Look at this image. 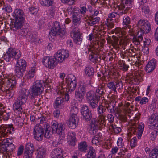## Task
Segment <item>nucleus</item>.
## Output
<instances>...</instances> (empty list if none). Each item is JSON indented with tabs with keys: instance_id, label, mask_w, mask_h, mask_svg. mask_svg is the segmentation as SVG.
Listing matches in <instances>:
<instances>
[{
	"instance_id": "1",
	"label": "nucleus",
	"mask_w": 158,
	"mask_h": 158,
	"mask_svg": "<svg viewBox=\"0 0 158 158\" xmlns=\"http://www.w3.org/2000/svg\"><path fill=\"white\" fill-rule=\"evenodd\" d=\"M114 120V116L111 114H108L106 118L103 114L99 115L97 120L94 118L92 119L89 129V133L93 135L95 134L99 128V124L101 126L107 127L109 125V123H112Z\"/></svg>"
},
{
	"instance_id": "2",
	"label": "nucleus",
	"mask_w": 158,
	"mask_h": 158,
	"mask_svg": "<svg viewBox=\"0 0 158 158\" xmlns=\"http://www.w3.org/2000/svg\"><path fill=\"white\" fill-rule=\"evenodd\" d=\"M138 27L139 29L138 34H140V35L134 36L132 40L133 43L136 45L140 44L143 40L142 34L148 33L151 29L149 23L145 20H139L138 23Z\"/></svg>"
},
{
	"instance_id": "3",
	"label": "nucleus",
	"mask_w": 158,
	"mask_h": 158,
	"mask_svg": "<svg viewBox=\"0 0 158 158\" xmlns=\"http://www.w3.org/2000/svg\"><path fill=\"white\" fill-rule=\"evenodd\" d=\"M30 94L29 91L23 89L20 92L17 99L15 100L13 105V109L16 112L21 113L23 111L22 105L26 103Z\"/></svg>"
},
{
	"instance_id": "4",
	"label": "nucleus",
	"mask_w": 158,
	"mask_h": 158,
	"mask_svg": "<svg viewBox=\"0 0 158 158\" xmlns=\"http://www.w3.org/2000/svg\"><path fill=\"white\" fill-rule=\"evenodd\" d=\"M66 34L65 29L61 27V26L59 22L55 21L53 26L49 33V37L52 38L56 36L59 35L60 37H63Z\"/></svg>"
},
{
	"instance_id": "5",
	"label": "nucleus",
	"mask_w": 158,
	"mask_h": 158,
	"mask_svg": "<svg viewBox=\"0 0 158 158\" xmlns=\"http://www.w3.org/2000/svg\"><path fill=\"white\" fill-rule=\"evenodd\" d=\"M52 128L53 132H56L59 135V139L60 141L58 143H61L60 141L63 140L65 137L64 131L65 128V124L63 123H53L52 126Z\"/></svg>"
},
{
	"instance_id": "6",
	"label": "nucleus",
	"mask_w": 158,
	"mask_h": 158,
	"mask_svg": "<svg viewBox=\"0 0 158 158\" xmlns=\"http://www.w3.org/2000/svg\"><path fill=\"white\" fill-rule=\"evenodd\" d=\"M144 128V125L143 123H135L132 127L129 129L128 136H131L132 134L136 135L138 138L139 139L142 136Z\"/></svg>"
},
{
	"instance_id": "7",
	"label": "nucleus",
	"mask_w": 158,
	"mask_h": 158,
	"mask_svg": "<svg viewBox=\"0 0 158 158\" xmlns=\"http://www.w3.org/2000/svg\"><path fill=\"white\" fill-rule=\"evenodd\" d=\"M43 82L41 81H37L34 84L32 88L31 94V98H35V97L40 95L43 89Z\"/></svg>"
},
{
	"instance_id": "8",
	"label": "nucleus",
	"mask_w": 158,
	"mask_h": 158,
	"mask_svg": "<svg viewBox=\"0 0 158 158\" xmlns=\"http://www.w3.org/2000/svg\"><path fill=\"white\" fill-rule=\"evenodd\" d=\"M133 0H121L120 5L118 6L119 10H123L120 12L118 15L120 16L123 13H127L132 7V2Z\"/></svg>"
},
{
	"instance_id": "9",
	"label": "nucleus",
	"mask_w": 158,
	"mask_h": 158,
	"mask_svg": "<svg viewBox=\"0 0 158 158\" xmlns=\"http://www.w3.org/2000/svg\"><path fill=\"white\" fill-rule=\"evenodd\" d=\"M2 140L1 142H0V151L5 152L8 156H9L10 152H9V149L6 148L10 146L11 147V149L10 151L12 150L14 148V145L10 142L11 140L10 138L2 139Z\"/></svg>"
},
{
	"instance_id": "10",
	"label": "nucleus",
	"mask_w": 158,
	"mask_h": 158,
	"mask_svg": "<svg viewBox=\"0 0 158 158\" xmlns=\"http://www.w3.org/2000/svg\"><path fill=\"white\" fill-rule=\"evenodd\" d=\"M20 51L16 52L12 48H10L4 56V58L6 61L9 62L12 58H14L15 60L18 59L21 56Z\"/></svg>"
},
{
	"instance_id": "11",
	"label": "nucleus",
	"mask_w": 158,
	"mask_h": 158,
	"mask_svg": "<svg viewBox=\"0 0 158 158\" xmlns=\"http://www.w3.org/2000/svg\"><path fill=\"white\" fill-rule=\"evenodd\" d=\"M20 51L16 52L12 48H10L4 56V58L6 61L9 62L12 58H14L15 60L18 59L21 56Z\"/></svg>"
},
{
	"instance_id": "12",
	"label": "nucleus",
	"mask_w": 158,
	"mask_h": 158,
	"mask_svg": "<svg viewBox=\"0 0 158 158\" xmlns=\"http://www.w3.org/2000/svg\"><path fill=\"white\" fill-rule=\"evenodd\" d=\"M71 36L75 43L79 45L81 44L82 37L78 27H76L73 29L71 33Z\"/></svg>"
},
{
	"instance_id": "13",
	"label": "nucleus",
	"mask_w": 158,
	"mask_h": 158,
	"mask_svg": "<svg viewBox=\"0 0 158 158\" xmlns=\"http://www.w3.org/2000/svg\"><path fill=\"white\" fill-rule=\"evenodd\" d=\"M42 63L46 67L50 69L54 68L57 64L55 57L51 56L44 57L43 59Z\"/></svg>"
},
{
	"instance_id": "14",
	"label": "nucleus",
	"mask_w": 158,
	"mask_h": 158,
	"mask_svg": "<svg viewBox=\"0 0 158 158\" xmlns=\"http://www.w3.org/2000/svg\"><path fill=\"white\" fill-rule=\"evenodd\" d=\"M69 56L68 51L62 49L58 51L54 57L58 63L62 62L64 59L68 57Z\"/></svg>"
},
{
	"instance_id": "15",
	"label": "nucleus",
	"mask_w": 158,
	"mask_h": 158,
	"mask_svg": "<svg viewBox=\"0 0 158 158\" xmlns=\"http://www.w3.org/2000/svg\"><path fill=\"white\" fill-rule=\"evenodd\" d=\"M44 133V130L40 125H36L35 126L33 134L35 139L38 141L42 140Z\"/></svg>"
},
{
	"instance_id": "16",
	"label": "nucleus",
	"mask_w": 158,
	"mask_h": 158,
	"mask_svg": "<svg viewBox=\"0 0 158 158\" xmlns=\"http://www.w3.org/2000/svg\"><path fill=\"white\" fill-rule=\"evenodd\" d=\"M81 111L83 118L85 121H88L91 120L92 118V113L88 106H84L81 108Z\"/></svg>"
},
{
	"instance_id": "17",
	"label": "nucleus",
	"mask_w": 158,
	"mask_h": 158,
	"mask_svg": "<svg viewBox=\"0 0 158 158\" xmlns=\"http://www.w3.org/2000/svg\"><path fill=\"white\" fill-rule=\"evenodd\" d=\"M71 10L73 12L72 22L75 25L79 26L81 23L80 19L81 17L79 10H77L75 8L71 7L69 9Z\"/></svg>"
},
{
	"instance_id": "18",
	"label": "nucleus",
	"mask_w": 158,
	"mask_h": 158,
	"mask_svg": "<svg viewBox=\"0 0 158 158\" xmlns=\"http://www.w3.org/2000/svg\"><path fill=\"white\" fill-rule=\"evenodd\" d=\"M12 124L2 125L0 126V138L1 139L6 137L7 136V134L9 133L10 127Z\"/></svg>"
},
{
	"instance_id": "19",
	"label": "nucleus",
	"mask_w": 158,
	"mask_h": 158,
	"mask_svg": "<svg viewBox=\"0 0 158 158\" xmlns=\"http://www.w3.org/2000/svg\"><path fill=\"white\" fill-rule=\"evenodd\" d=\"M88 53L89 56V58L91 61L93 62H96L98 61V56L96 52V49L94 48V47H89L88 48Z\"/></svg>"
},
{
	"instance_id": "20",
	"label": "nucleus",
	"mask_w": 158,
	"mask_h": 158,
	"mask_svg": "<svg viewBox=\"0 0 158 158\" xmlns=\"http://www.w3.org/2000/svg\"><path fill=\"white\" fill-rule=\"evenodd\" d=\"M5 85V84L3 83H1L2 86L0 89L3 91H5L7 97L8 98H10L13 97L14 95V91L10 86H8L6 85V83Z\"/></svg>"
},
{
	"instance_id": "21",
	"label": "nucleus",
	"mask_w": 158,
	"mask_h": 158,
	"mask_svg": "<svg viewBox=\"0 0 158 158\" xmlns=\"http://www.w3.org/2000/svg\"><path fill=\"white\" fill-rule=\"evenodd\" d=\"M34 150L33 144L31 143H27L26 145L24 151L26 158H31Z\"/></svg>"
},
{
	"instance_id": "22",
	"label": "nucleus",
	"mask_w": 158,
	"mask_h": 158,
	"mask_svg": "<svg viewBox=\"0 0 158 158\" xmlns=\"http://www.w3.org/2000/svg\"><path fill=\"white\" fill-rule=\"evenodd\" d=\"M66 86L63 84H62L61 85H60L58 88L59 90L58 93V94L60 93V94H63V98H64L65 100L67 101L69 99V94L70 91H67L68 89L66 88Z\"/></svg>"
},
{
	"instance_id": "23",
	"label": "nucleus",
	"mask_w": 158,
	"mask_h": 158,
	"mask_svg": "<svg viewBox=\"0 0 158 158\" xmlns=\"http://www.w3.org/2000/svg\"><path fill=\"white\" fill-rule=\"evenodd\" d=\"M148 123L151 125V126H153L152 128H155V127L157 128L158 127V114L155 113L152 115L148 119Z\"/></svg>"
},
{
	"instance_id": "24",
	"label": "nucleus",
	"mask_w": 158,
	"mask_h": 158,
	"mask_svg": "<svg viewBox=\"0 0 158 158\" xmlns=\"http://www.w3.org/2000/svg\"><path fill=\"white\" fill-rule=\"evenodd\" d=\"M63 152L62 149L57 148L52 151L51 155L52 158H64L63 157Z\"/></svg>"
},
{
	"instance_id": "25",
	"label": "nucleus",
	"mask_w": 158,
	"mask_h": 158,
	"mask_svg": "<svg viewBox=\"0 0 158 158\" xmlns=\"http://www.w3.org/2000/svg\"><path fill=\"white\" fill-rule=\"evenodd\" d=\"M123 23L126 25V29L128 31L130 35L131 36L134 35L133 31L132 28H131V26L129 25L130 23V19L128 16L124 17L123 19Z\"/></svg>"
},
{
	"instance_id": "26",
	"label": "nucleus",
	"mask_w": 158,
	"mask_h": 158,
	"mask_svg": "<svg viewBox=\"0 0 158 158\" xmlns=\"http://www.w3.org/2000/svg\"><path fill=\"white\" fill-rule=\"evenodd\" d=\"M78 121L77 117L71 116L68 121L69 127L72 129L75 128L78 124Z\"/></svg>"
},
{
	"instance_id": "27",
	"label": "nucleus",
	"mask_w": 158,
	"mask_h": 158,
	"mask_svg": "<svg viewBox=\"0 0 158 158\" xmlns=\"http://www.w3.org/2000/svg\"><path fill=\"white\" fill-rule=\"evenodd\" d=\"M156 63V60L155 59L151 60L146 66V71L147 73L152 72L155 69Z\"/></svg>"
},
{
	"instance_id": "28",
	"label": "nucleus",
	"mask_w": 158,
	"mask_h": 158,
	"mask_svg": "<svg viewBox=\"0 0 158 158\" xmlns=\"http://www.w3.org/2000/svg\"><path fill=\"white\" fill-rule=\"evenodd\" d=\"M24 18L20 19H15V22L14 24H12L11 28L14 31L20 28L23 25L24 22Z\"/></svg>"
},
{
	"instance_id": "29",
	"label": "nucleus",
	"mask_w": 158,
	"mask_h": 158,
	"mask_svg": "<svg viewBox=\"0 0 158 158\" xmlns=\"http://www.w3.org/2000/svg\"><path fill=\"white\" fill-rule=\"evenodd\" d=\"M75 133L72 131L68 132L67 134V139L68 143L70 146H74L75 144Z\"/></svg>"
},
{
	"instance_id": "30",
	"label": "nucleus",
	"mask_w": 158,
	"mask_h": 158,
	"mask_svg": "<svg viewBox=\"0 0 158 158\" xmlns=\"http://www.w3.org/2000/svg\"><path fill=\"white\" fill-rule=\"evenodd\" d=\"M37 152L36 158H44L46 154V150L45 148L41 147L37 149Z\"/></svg>"
},
{
	"instance_id": "31",
	"label": "nucleus",
	"mask_w": 158,
	"mask_h": 158,
	"mask_svg": "<svg viewBox=\"0 0 158 158\" xmlns=\"http://www.w3.org/2000/svg\"><path fill=\"white\" fill-rule=\"evenodd\" d=\"M89 18V21L86 23L88 25L92 26L96 24L99 22L100 20V18L98 17L91 16Z\"/></svg>"
},
{
	"instance_id": "32",
	"label": "nucleus",
	"mask_w": 158,
	"mask_h": 158,
	"mask_svg": "<svg viewBox=\"0 0 158 158\" xmlns=\"http://www.w3.org/2000/svg\"><path fill=\"white\" fill-rule=\"evenodd\" d=\"M25 69V68H23V67L20 68L15 66V71L16 75L19 77H22Z\"/></svg>"
},
{
	"instance_id": "33",
	"label": "nucleus",
	"mask_w": 158,
	"mask_h": 158,
	"mask_svg": "<svg viewBox=\"0 0 158 158\" xmlns=\"http://www.w3.org/2000/svg\"><path fill=\"white\" fill-rule=\"evenodd\" d=\"M23 13L22 10L19 9H16L14 11L13 16L15 19H20L21 18H24L23 16Z\"/></svg>"
},
{
	"instance_id": "34",
	"label": "nucleus",
	"mask_w": 158,
	"mask_h": 158,
	"mask_svg": "<svg viewBox=\"0 0 158 158\" xmlns=\"http://www.w3.org/2000/svg\"><path fill=\"white\" fill-rule=\"evenodd\" d=\"M6 85L8 86H10L12 89L15 88L16 84V81L14 77H12L11 78L7 80Z\"/></svg>"
},
{
	"instance_id": "35",
	"label": "nucleus",
	"mask_w": 158,
	"mask_h": 158,
	"mask_svg": "<svg viewBox=\"0 0 158 158\" xmlns=\"http://www.w3.org/2000/svg\"><path fill=\"white\" fill-rule=\"evenodd\" d=\"M99 100V97L98 96H96L94 98V100L90 101L89 103L90 107L93 109L95 108L98 107V101Z\"/></svg>"
},
{
	"instance_id": "36",
	"label": "nucleus",
	"mask_w": 158,
	"mask_h": 158,
	"mask_svg": "<svg viewBox=\"0 0 158 158\" xmlns=\"http://www.w3.org/2000/svg\"><path fill=\"white\" fill-rule=\"evenodd\" d=\"M28 33V30L25 29L19 30L18 31L19 37L22 39L25 38H26Z\"/></svg>"
},
{
	"instance_id": "37",
	"label": "nucleus",
	"mask_w": 158,
	"mask_h": 158,
	"mask_svg": "<svg viewBox=\"0 0 158 158\" xmlns=\"http://www.w3.org/2000/svg\"><path fill=\"white\" fill-rule=\"evenodd\" d=\"M96 154L95 150L92 147L89 148L87 155L88 158H95Z\"/></svg>"
},
{
	"instance_id": "38",
	"label": "nucleus",
	"mask_w": 158,
	"mask_h": 158,
	"mask_svg": "<svg viewBox=\"0 0 158 158\" xmlns=\"http://www.w3.org/2000/svg\"><path fill=\"white\" fill-rule=\"evenodd\" d=\"M86 96L87 99L90 101L94 100V98H95L96 96L97 97L98 96L96 94H94L93 91H91L87 92Z\"/></svg>"
},
{
	"instance_id": "39",
	"label": "nucleus",
	"mask_w": 158,
	"mask_h": 158,
	"mask_svg": "<svg viewBox=\"0 0 158 158\" xmlns=\"http://www.w3.org/2000/svg\"><path fill=\"white\" fill-rule=\"evenodd\" d=\"M86 85L84 83H81L79 85L77 91H79L80 92L85 94L86 91Z\"/></svg>"
},
{
	"instance_id": "40",
	"label": "nucleus",
	"mask_w": 158,
	"mask_h": 158,
	"mask_svg": "<svg viewBox=\"0 0 158 158\" xmlns=\"http://www.w3.org/2000/svg\"><path fill=\"white\" fill-rule=\"evenodd\" d=\"M87 145L85 142H80L78 145V148L79 150L81 152H85L87 149Z\"/></svg>"
},
{
	"instance_id": "41",
	"label": "nucleus",
	"mask_w": 158,
	"mask_h": 158,
	"mask_svg": "<svg viewBox=\"0 0 158 158\" xmlns=\"http://www.w3.org/2000/svg\"><path fill=\"white\" fill-rule=\"evenodd\" d=\"M104 88L102 86L99 85L98 87V88H97L96 90V92L97 94V95H98L99 97V99H100V97L104 95L105 94L104 90Z\"/></svg>"
},
{
	"instance_id": "42",
	"label": "nucleus",
	"mask_w": 158,
	"mask_h": 158,
	"mask_svg": "<svg viewBox=\"0 0 158 158\" xmlns=\"http://www.w3.org/2000/svg\"><path fill=\"white\" fill-rule=\"evenodd\" d=\"M116 34H118L117 35L119 36V37H122V36H124L125 35V32L123 31L122 29L119 27L116 28L113 31Z\"/></svg>"
},
{
	"instance_id": "43",
	"label": "nucleus",
	"mask_w": 158,
	"mask_h": 158,
	"mask_svg": "<svg viewBox=\"0 0 158 158\" xmlns=\"http://www.w3.org/2000/svg\"><path fill=\"white\" fill-rule=\"evenodd\" d=\"M85 73L89 77L93 76L94 74V70L91 67L88 66L85 69Z\"/></svg>"
},
{
	"instance_id": "44",
	"label": "nucleus",
	"mask_w": 158,
	"mask_h": 158,
	"mask_svg": "<svg viewBox=\"0 0 158 158\" xmlns=\"http://www.w3.org/2000/svg\"><path fill=\"white\" fill-rule=\"evenodd\" d=\"M110 129H112L113 131L116 134H118L121 132V129L120 126L115 124H112L110 125Z\"/></svg>"
},
{
	"instance_id": "45",
	"label": "nucleus",
	"mask_w": 158,
	"mask_h": 158,
	"mask_svg": "<svg viewBox=\"0 0 158 158\" xmlns=\"http://www.w3.org/2000/svg\"><path fill=\"white\" fill-rule=\"evenodd\" d=\"M26 39L31 42H35L36 41V38L35 35H33L31 33L29 32L26 37Z\"/></svg>"
},
{
	"instance_id": "46",
	"label": "nucleus",
	"mask_w": 158,
	"mask_h": 158,
	"mask_svg": "<svg viewBox=\"0 0 158 158\" xmlns=\"http://www.w3.org/2000/svg\"><path fill=\"white\" fill-rule=\"evenodd\" d=\"M67 83V85L66 86L68 85V91H73L75 90L77 85V82L74 81L73 82Z\"/></svg>"
},
{
	"instance_id": "47",
	"label": "nucleus",
	"mask_w": 158,
	"mask_h": 158,
	"mask_svg": "<svg viewBox=\"0 0 158 158\" xmlns=\"http://www.w3.org/2000/svg\"><path fill=\"white\" fill-rule=\"evenodd\" d=\"M106 106H103L102 105H99L97 108V111L100 115L103 114L106 110Z\"/></svg>"
},
{
	"instance_id": "48",
	"label": "nucleus",
	"mask_w": 158,
	"mask_h": 158,
	"mask_svg": "<svg viewBox=\"0 0 158 158\" xmlns=\"http://www.w3.org/2000/svg\"><path fill=\"white\" fill-rule=\"evenodd\" d=\"M111 103H107L106 104V109L110 113H112L114 110L115 106Z\"/></svg>"
},
{
	"instance_id": "49",
	"label": "nucleus",
	"mask_w": 158,
	"mask_h": 158,
	"mask_svg": "<svg viewBox=\"0 0 158 158\" xmlns=\"http://www.w3.org/2000/svg\"><path fill=\"white\" fill-rule=\"evenodd\" d=\"M64 102L63 98L61 97H58L56 98L54 103V106L56 107H58L60 105Z\"/></svg>"
},
{
	"instance_id": "50",
	"label": "nucleus",
	"mask_w": 158,
	"mask_h": 158,
	"mask_svg": "<svg viewBox=\"0 0 158 158\" xmlns=\"http://www.w3.org/2000/svg\"><path fill=\"white\" fill-rule=\"evenodd\" d=\"M40 4L43 6H50L52 4V0H40Z\"/></svg>"
},
{
	"instance_id": "51",
	"label": "nucleus",
	"mask_w": 158,
	"mask_h": 158,
	"mask_svg": "<svg viewBox=\"0 0 158 158\" xmlns=\"http://www.w3.org/2000/svg\"><path fill=\"white\" fill-rule=\"evenodd\" d=\"M82 93L80 92L79 91H76L75 93V96L79 101L81 102L83 99L84 95Z\"/></svg>"
},
{
	"instance_id": "52",
	"label": "nucleus",
	"mask_w": 158,
	"mask_h": 158,
	"mask_svg": "<svg viewBox=\"0 0 158 158\" xmlns=\"http://www.w3.org/2000/svg\"><path fill=\"white\" fill-rule=\"evenodd\" d=\"M112 38L113 40H111L110 42V43L114 47L118 45L119 40L118 38L114 36H112Z\"/></svg>"
},
{
	"instance_id": "53",
	"label": "nucleus",
	"mask_w": 158,
	"mask_h": 158,
	"mask_svg": "<svg viewBox=\"0 0 158 158\" xmlns=\"http://www.w3.org/2000/svg\"><path fill=\"white\" fill-rule=\"evenodd\" d=\"M112 20L107 19V23H105L106 25L107 26L108 29H110L113 28L114 26V23L112 21Z\"/></svg>"
},
{
	"instance_id": "54",
	"label": "nucleus",
	"mask_w": 158,
	"mask_h": 158,
	"mask_svg": "<svg viewBox=\"0 0 158 158\" xmlns=\"http://www.w3.org/2000/svg\"><path fill=\"white\" fill-rule=\"evenodd\" d=\"M35 68L33 67L31 70H29L28 74L27 75V77L28 79H30L33 77L35 73Z\"/></svg>"
},
{
	"instance_id": "55",
	"label": "nucleus",
	"mask_w": 158,
	"mask_h": 158,
	"mask_svg": "<svg viewBox=\"0 0 158 158\" xmlns=\"http://www.w3.org/2000/svg\"><path fill=\"white\" fill-rule=\"evenodd\" d=\"M71 113L72 114L71 116L72 117H77V114L78 112V108L76 107L73 106L71 108Z\"/></svg>"
},
{
	"instance_id": "56",
	"label": "nucleus",
	"mask_w": 158,
	"mask_h": 158,
	"mask_svg": "<svg viewBox=\"0 0 158 158\" xmlns=\"http://www.w3.org/2000/svg\"><path fill=\"white\" fill-rule=\"evenodd\" d=\"M107 87L112 90L115 91L116 90V87L115 84L113 82H110L107 84Z\"/></svg>"
},
{
	"instance_id": "57",
	"label": "nucleus",
	"mask_w": 158,
	"mask_h": 158,
	"mask_svg": "<svg viewBox=\"0 0 158 158\" xmlns=\"http://www.w3.org/2000/svg\"><path fill=\"white\" fill-rule=\"evenodd\" d=\"M77 82L76 77L73 74H70L69 77L66 82L71 83L74 81Z\"/></svg>"
},
{
	"instance_id": "58",
	"label": "nucleus",
	"mask_w": 158,
	"mask_h": 158,
	"mask_svg": "<svg viewBox=\"0 0 158 158\" xmlns=\"http://www.w3.org/2000/svg\"><path fill=\"white\" fill-rule=\"evenodd\" d=\"M10 114V112H7L6 111H4L2 115L3 116L4 120L7 121L9 119Z\"/></svg>"
},
{
	"instance_id": "59",
	"label": "nucleus",
	"mask_w": 158,
	"mask_h": 158,
	"mask_svg": "<svg viewBox=\"0 0 158 158\" xmlns=\"http://www.w3.org/2000/svg\"><path fill=\"white\" fill-rule=\"evenodd\" d=\"M137 144V137H134L130 141V145L131 147H134Z\"/></svg>"
},
{
	"instance_id": "60",
	"label": "nucleus",
	"mask_w": 158,
	"mask_h": 158,
	"mask_svg": "<svg viewBox=\"0 0 158 158\" xmlns=\"http://www.w3.org/2000/svg\"><path fill=\"white\" fill-rule=\"evenodd\" d=\"M121 39L120 40V44H123L125 45L127 43V38L126 36H122L120 37Z\"/></svg>"
},
{
	"instance_id": "61",
	"label": "nucleus",
	"mask_w": 158,
	"mask_h": 158,
	"mask_svg": "<svg viewBox=\"0 0 158 158\" xmlns=\"http://www.w3.org/2000/svg\"><path fill=\"white\" fill-rule=\"evenodd\" d=\"M45 131V132L44 134L45 137L48 139L50 138L51 136V133L48 129V128H46Z\"/></svg>"
},
{
	"instance_id": "62",
	"label": "nucleus",
	"mask_w": 158,
	"mask_h": 158,
	"mask_svg": "<svg viewBox=\"0 0 158 158\" xmlns=\"http://www.w3.org/2000/svg\"><path fill=\"white\" fill-rule=\"evenodd\" d=\"M16 60H17L16 64L22 65H26V62L25 60L22 59H19V58L18 59H16Z\"/></svg>"
},
{
	"instance_id": "63",
	"label": "nucleus",
	"mask_w": 158,
	"mask_h": 158,
	"mask_svg": "<svg viewBox=\"0 0 158 158\" xmlns=\"http://www.w3.org/2000/svg\"><path fill=\"white\" fill-rule=\"evenodd\" d=\"M116 88H117L118 89H121L123 87V83L121 81H117L116 82L115 84Z\"/></svg>"
},
{
	"instance_id": "64",
	"label": "nucleus",
	"mask_w": 158,
	"mask_h": 158,
	"mask_svg": "<svg viewBox=\"0 0 158 158\" xmlns=\"http://www.w3.org/2000/svg\"><path fill=\"white\" fill-rule=\"evenodd\" d=\"M98 137L95 136L92 139V142L93 144L98 145L99 144V141L98 140Z\"/></svg>"
}]
</instances>
